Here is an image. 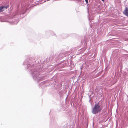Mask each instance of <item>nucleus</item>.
Instances as JSON below:
<instances>
[{
    "mask_svg": "<svg viewBox=\"0 0 128 128\" xmlns=\"http://www.w3.org/2000/svg\"><path fill=\"white\" fill-rule=\"evenodd\" d=\"M102 110V108L98 104H96L94 106L92 110V112L93 114H96L100 112Z\"/></svg>",
    "mask_w": 128,
    "mask_h": 128,
    "instance_id": "f257e3e1",
    "label": "nucleus"
},
{
    "mask_svg": "<svg viewBox=\"0 0 128 128\" xmlns=\"http://www.w3.org/2000/svg\"><path fill=\"white\" fill-rule=\"evenodd\" d=\"M123 14L127 16H128V8L127 7L126 8L125 10L123 12Z\"/></svg>",
    "mask_w": 128,
    "mask_h": 128,
    "instance_id": "f03ea898",
    "label": "nucleus"
},
{
    "mask_svg": "<svg viewBox=\"0 0 128 128\" xmlns=\"http://www.w3.org/2000/svg\"><path fill=\"white\" fill-rule=\"evenodd\" d=\"M4 10V7L3 6L0 7V12H2Z\"/></svg>",
    "mask_w": 128,
    "mask_h": 128,
    "instance_id": "7ed1b4c3",
    "label": "nucleus"
},
{
    "mask_svg": "<svg viewBox=\"0 0 128 128\" xmlns=\"http://www.w3.org/2000/svg\"><path fill=\"white\" fill-rule=\"evenodd\" d=\"M3 6L4 7V8H6V9H7L8 7V6L7 5V6Z\"/></svg>",
    "mask_w": 128,
    "mask_h": 128,
    "instance_id": "20e7f679",
    "label": "nucleus"
},
{
    "mask_svg": "<svg viewBox=\"0 0 128 128\" xmlns=\"http://www.w3.org/2000/svg\"><path fill=\"white\" fill-rule=\"evenodd\" d=\"M85 0L86 4H88V0Z\"/></svg>",
    "mask_w": 128,
    "mask_h": 128,
    "instance_id": "39448f33",
    "label": "nucleus"
},
{
    "mask_svg": "<svg viewBox=\"0 0 128 128\" xmlns=\"http://www.w3.org/2000/svg\"><path fill=\"white\" fill-rule=\"evenodd\" d=\"M102 1L104 2V0H102Z\"/></svg>",
    "mask_w": 128,
    "mask_h": 128,
    "instance_id": "423d86ee",
    "label": "nucleus"
}]
</instances>
